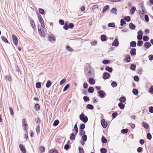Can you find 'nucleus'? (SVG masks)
I'll return each instance as SVG.
<instances>
[{
    "mask_svg": "<svg viewBox=\"0 0 153 153\" xmlns=\"http://www.w3.org/2000/svg\"><path fill=\"white\" fill-rule=\"evenodd\" d=\"M85 76L87 77H94L95 74L94 70L89 64L85 68Z\"/></svg>",
    "mask_w": 153,
    "mask_h": 153,
    "instance_id": "obj_1",
    "label": "nucleus"
},
{
    "mask_svg": "<svg viewBox=\"0 0 153 153\" xmlns=\"http://www.w3.org/2000/svg\"><path fill=\"white\" fill-rule=\"evenodd\" d=\"M80 120L82 121L85 123H86L88 121V118L87 116H85L84 113H82L79 117Z\"/></svg>",
    "mask_w": 153,
    "mask_h": 153,
    "instance_id": "obj_2",
    "label": "nucleus"
},
{
    "mask_svg": "<svg viewBox=\"0 0 153 153\" xmlns=\"http://www.w3.org/2000/svg\"><path fill=\"white\" fill-rule=\"evenodd\" d=\"M97 93L98 94L99 97L100 98H103L105 97V93L103 90H99L97 92Z\"/></svg>",
    "mask_w": 153,
    "mask_h": 153,
    "instance_id": "obj_3",
    "label": "nucleus"
},
{
    "mask_svg": "<svg viewBox=\"0 0 153 153\" xmlns=\"http://www.w3.org/2000/svg\"><path fill=\"white\" fill-rule=\"evenodd\" d=\"M111 75L110 74L107 72H104L102 75V78L104 79H106L109 78Z\"/></svg>",
    "mask_w": 153,
    "mask_h": 153,
    "instance_id": "obj_4",
    "label": "nucleus"
},
{
    "mask_svg": "<svg viewBox=\"0 0 153 153\" xmlns=\"http://www.w3.org/2000/svg\"><path fill=\"white\" fill-rule=\"evenodd\" d=\"M138 35L137 36V39L138 40H140L143 38V33L141 30H139L137 33Z\"/></svg>",
    "mask_w": 153,
    "mask_h": 153,
    "instance_id": "obj_5",
    "label": "nucleus"
},
{
    "mask_svg": "<svg viewBox=\"0 0 153 153\" xmlns=\"http://www.w3.org/2000/svg\"><path fill=\"white\" fill-rule=\"evenodd\" d=\"M38 30L40 36L42 37H44L45 36V33L43 29L42 30L41 28L39 29V26H38Z\"/></svg>",
    "mask_w": 153,
    "mask_h": 153,
    "instance_id": "obj_6",
    "label": "nucleus"
},
{
    "mask_svg": "<svg viewBox=\"0 0 153 153\" xmlns=\"http://www.w3.org/2000/svg\"><path fill=\"white\" fill-rule=\"evenodd\" d=\"M119 44L118 39L116 38L113 41L112 43V45L113 46L115 47L118 46Z\"/></svg>",
    "mask_w": 153,
    "mask_h": 153,
    "instance_id": "obj_7",
    "label": "nucleus"
},
{
    "mask_svg": "<svg viewBox=\"0 0 153 153\" xmlns=\"http://www.w3.org/2000/svg\"><path fill=\"white\" fill-rule=\"evenodd\" d=\"M101 123L102 127L103 128H105L107 127L108 124L104 119H102L101 120Z\"/></svg>",
    "mask_w": 153,
    "mask_h": 153,
    "instance_id": "obj_8",
    "label": "nucleus"
},
{
    "mask_svg": "<svg viewBox=\"0 0 153 153\" xmlns=\"http://www.w3.org/2000/svg\"><path fill=\"white\" fill-rule=\"evenodd\" d=\"M12 38L13 39V41L14 44L16 45L18 43V40L16 36L14 35H12Z\"/></svg>",
    "mask_w": 153,
    "mask_h": 153,
    "instance_id": "obj_9",
    "label": "nucleus"
},
{
    "mask_svg": "<svg viewBox=\"0 0 153 153\" xmlns=\"http://www.w3.org/2000/svg\"><path fill=\"white\" fill-rule=\"evenodd\" d=\"M48 39V40L51 42H52L53 41H55L56 40L53 34L49 35Z\"/></svg>",
    "mask_w": 153,
    "mask_h": 153,
    "instance_id": "obj_10",
    "label": "nucleus"
},
{
    "mask_svg": "<svg viewBox=\"0 0 153 153\" xmlns=\"http://www.w3.org/2000/svg\"><path fill=\"white\" fill-rule=\"evenodd\" d=\"M93 78V77H90L88 79L89 83L91 85H94L95 83V81Z\"/></svg>",
    "mask_w": 153,
    "mask_h": 153,
    "instance_id": "obj_11",
    "label": "nucleus"
},
{
    "mask_svg": "<svg viewBox=\"0 0 153 153\" xmlns=\"http://www.w3.org/2000/svg\"><path fill=\"white\" fill-rule=\"evenodd\" d=\"M19 147L20 150L23 153H26V150L24 146L21 144L19 145Z\"/></svg>",
    "mask_w": 153,
    "mask_h": 153,
    "instance_id": "obj_12",
    "label": "nucleus"
},
{
    "mask_svg": "<svg viewBox=\"0 0 153 153\" xmlns=\"http://www.w3.org/2000/svg\"><path fill=\"white\" fill-rule=\"evenodd\" d=\"M136 49L134 48H132L130 51L131 55L132 56L135 55L136 54Z\"/></svg>",
    "mask_w": 153,
    "mask_h": 153,
    "instance_id": "obj_13",
    "label": "nucleus"
},
{
    "mask_svg": "<svg viewBox=\"0 0 153 153\" xmlns=\"http://www.w3.org/2000/svg\"><path fill=\"white\" fill-rule=\"evenodd\" d=\"M127 62H130L131 57L128 54H127L124 59Z\"/></svg>",
    "mask_w": 153,
    "mask_h": 153,
    "instance_id": "obj_14",
    "label": "nucleus"
},
{
    "mask_svg": "<svg viewBox=\"0 0 153 153\" xmlns=\"http://www.w3.org/2000/svg\"><path fill=\"white\" fill-rule=\"evenodd\" d=\"M144 46L146 48L148 49L151 46V44L149 42H146L145 43Z\"/></svg>",
    "mask_w": 153,
    "mask_h": 153,
    "instance_id": "obj_15",
    "label": "nucleus"
},
{
    "mask_svg": "<svg viewBox=\"0 0 153 153\" xmlns=\"http://www.w3.org/2000/svg\"><path fill=\"white\" fill-rule=\"evenodd\" d=\"M100 39L102 41H105L107 40V37L105 35H102L101 36Z\"/></svg>",
    "mask_w": 153,
    "mask_h": 153,
    "instance_id": "obj_16",
    "label": "nucleus"
},
{
    "mask_svg": "<svg viewBox=\"0 0 153 153\" xmlns=\"http://www.w3.org/2000/svg\"><path fill=\"white\" fill-rule=\"evenodd\" d=\"M105 70L110 73H111L113 71V68L111 67L107 66L105 68Z\"/></svg>",
    "mask_w": 153,
    "mask_h": 153,
    "instance_id": "obj_17",
    "label": "nucleus"
},
{
    "mask_svg": "<svg viewBox=\"0 0 153 153\" xmlns=\"http://www.w3.org/2000/svg\"><path fill=\"white\" fill-rule=\"evenodd\" d=\"M129 28L131 30H134L135 29L136 26L135 25L132 23H130L129 25Z\"/></svg>",
    "mask_w": 153,
    "mask_h": 153,
    "instance_id": "obj_18",
    "label": "nucleus"
},
{
    "mask_svg": "<svg viewBox=\"0 0 153 153\" xmlns=\"http://www.w3.org/2000/svg\"><path fill=\"white\" fill-rule=\"evenodd\" d=\"M37 15L39 22L41 23L42 22L43 23V22H44L43 19L41 15L39 13Z\"/></svg>",
    "mask_w": 153,
    "mask_h": 153,
    "instance_id": "obj_19",
    "label": "nucleus"
},
{
    "mask_svg": "<svg viewBox=\"0 0 153 153\" xmlns=\"http://www.w3.org/2000/svg\"><path fill=\"white\" fill-rule=\"evenodd\" d=\"M126 100L125 97L124 96L120 97L119 99V100L121 103H124L126 101Z\"/></svg>",
    "mask_w": 153,
    "mask_h": 153,
    "instance_id": "obj_20",
    "label": "nucleus"
},
{
    "mask_svg": "<svg viewBox=\"0 0 153 153\" xmlns=\"http://www.w3.org/2000/svg\"><path fill=\"white\" fill-rule=\"evenodd\" d=\"M52 83L51 81L49 80L47 81V82L45 86L47 88H49L51 85Z\"/></svg>",
    "mask_w": 153,
    "mask_h": 153,
    "instance_id": "obj_21",
    "label": "nucleus"
},
{
    "mask_svg": "<svg viewBox=\"0 0 153 153\" xmlns=\"http://www.w3.org/2000/svg\"><path fill=\"white\" fill-rule=\"evenodd\" d=\"M109 8V6L108 5H106L104 7H103L102 10V12L103 13H104L105 11L107 10H108Z\"/></svg>",
    "mask_w": 153,
    "mask_h": 153,
    "instance_id": "obj_22",
    "label": "nucleus"
},
{
    "mask_svg": "<svg viewBox=\"0 0 153 153\" xmlns=\"http://www.w3.org/2000/svg\"><path fill=\"white\" fill-rule=\"evenodd\" d=\"M136 42L134 41H132L130 43V46L132 47H135L136 46Z\"/></svg>",
    "mask_w": 153,
    "mask_h": 153,
    "instance_id": "obj_23",
    "label": "nucleus"
},
{
    "mask_svg": "<svg viewBox=\"0 0 153 153\" xmlns=\"http://www.w3.org/2000/svg\"><path fill=\"white\" fill-rule=\"evenodd\" d=\"M142 124L143 126L146 129H148L149 127V126L144 122H142Z\"/></svg>",
    "mask_w": 153,
    "mask_h": 153,
    "instance_id": "obj_24",
    "label": "nucleus"
},
{
    "mask_svg": "<svg viewBox=\"0 0 153 153\" xmlns=\"http://www.w3.org/2000/svg\"><path fill=\"white\" fill-rule=\"evenodd\" d=\"M118 106L120 109H123L125 108V105L122 103H119L118 104Z\"/></svg>",
    "mask_w": 153,
    "mask_h": 153,
    "instance_id": "obj_25",
    "label": "nucleus"
},
{
    "mask_svg": "<svg viewBox=\"0 0 153 153\" xmlns=\"http://www.w3.org/2000/svg\"><path fill=\"white\" fill-rule=\"evenodd\" d=\"M94 91V88L93 87L91 86L89 88L88 91L89 93H93Z\"/></svg>",
    "mask_w": 153,
    "mask_h": 153,
    "instance_id": "obj_26",
    "label": "nucleus"
},
{
    "mask_svg": "<svg viewBox=\"0 0 153 153\" xmlns=\"http://www.w3.org/2000/svg\"><path fill=\"white\" fill-rule=\"evenodd\" d=\"M86 108L89 109L93 110L94 109V107L93 105L91 104H88L87 105Z\"/></svg>",
    "mask_w": 153,
    "mask_h": 153,
    "instance_id": "obj_27",
    "label": "nucleus"
},
{
    "mask_svg": "<svg viewBox=\"0 0 153 153\" xmlns=\"http://www.w3.org/2000/svg\"><path fill=\"white\" fill-rule=\"evenodd\" d=\"M34 108L35 110L36 111H39L40 109V106L39 105L38 103H37L36 104H35L34 107Z\"/></svg>",
    "mask_w": 153,
    "mask_h": 153,
    "instance_id": "obj_28",
    "label": "nucleus"
},
{
    "mask_svg": "<svg viewBox=\"0 0 153 153\" xmlns=\"http://www.w3.org/2000/svg\"><path fill=\"white\" fill-rule=\"evenodd\" d=\"M74 129L75 130V133L76 134L78 131V128L76 124H75L74 126Z\"/></svg>",
    "mask_w": 153,
    "mask_h": 153,
    "instance_id": "obj_29",
    "label": "nucleus"
},
{
    "mask_svg": "<svg viewBox=\"0 0 153 153\" xmlns=\"http://www.w3.org/2000/svg\"><path fill=\"white\" fill-rule=\"evenodd\" d=\"M39 150L40 152H44L45 151V148L44 146H41L39 148Z\"/></svg>",
    "mask_w": 153,
    "mask_h": 153,
    "instance_id": "obj_30",
    "label": "nucleus"
},
{
    "mask_svg": "<svg viewBox=\"0 0 153 153\" xmlns=\"http://www.w3.org/2000/svg\"><path fill=\"white\" fill-rule=\"evenodd\" d=\"M49 153H59L57 150L55 149H52L50 150Z\"/></svg>",
    "mask_w": 153,
    "mask_h": 153,
    "instance_id": "obj_31",
    "label": "nucleus"
},
{
    "mask_svg": "<svg viewBox=\"0 0 153 153\" xmlns=\"http://www.w3.org/2000/svg\"><path fill=\"white\" fill-rule=\"evenodd\" d=\"M136 67V66L135 65L132 64L131 65L130 69L132 71H134L135 70Z\"/></svg>",
    "mask_w": 153,
    "mask_h": 153,
    "instance_id": "obj_32",
    "label": "nucleus"
},
{
    "mask_svg": "<svg viewBox=\"0 0 153 153\" xmlns=\"http://www.w3.org/2000/svg\"><path fill=\"white\" fill-rule=\"evenodd\" d=\"M136 10V7L134 6L132 7L130 10V12L132 14L134 13L135 11Z\"/></svg>",
    "mask_w": 153,
    "mask_h": 153,
    "instance_id": "obj_33",
    "label": "nucleus"
},
{
    "mask_svg": "<svg viewBox=\"0 0 153 153\" xmlns=\"http://www.w3.org/2000/svg\"><path fill=\"white\" fill-rule=\"evenodd\" d=\"M128 128L123 129L121 130V132L123 134H125L128 132Z\"/></svg>",
    "mask_w": 153,
    "mask_h": 153,
    "instance_id": "obj_34",
    "label": "nucleus"
},
{
    "mask_svg": "<svg viewBox=\"0 0 153 153\" xmlns=\"http://www.w3.org/2000/svg\"><path fill=\"white\" fill-rule=\"evenodd\" d=\"M75 138V136L74 134L72 133L70 134V139L71 140H74Z\"/></svg>",
    "mask_w": 153,
    "mask_h": 153,
    "instance_id": "obj_35",
    "label": "nucleus"
},
{
    "mask_svg": "<svg viewBox=\"0 0 153 153\" xmlns=\"http://www.w3.org/2000/svg\"><path fill=\"white\" fill-rule=\"evenodd\" d=\"M143 42L142 40H139L137 41V45L139 47H141L143 44Z\"/></svg>",
    "mask_w": 153,
    "mask_h": 153,
    "instance_id": "obj_36",
    "label": "nucleus"
},
{
    "mask_svg": "<svg viewBox=\"0 0 153 153\" xmlns=\"http://www.w3.org/2000/svg\"><path fill=\"white\" fill-rule=\"evenodd\" d=\"M102 63L105 65L108 64L110 63V61L109 60L105 59L102 61Z\"/></svg>",
    "mask_w": 153,
    "mask_h": 153,
    "instance_id": "obj_37",
    "label": "nucleus"
},
{
    "mask_svg": "<svg viewBox=\"0 0 153 153\" xmlns=\"http://www.w3.org/2000/svg\"><path fill=\"white\" fill-rule=\"evenodd\" d=\"M83 99L85 102H86L87 101H89L90 100L89 97L88 96H84L83 97Z\"/></svg>",
    "mask_w": 153,
    "mask_h": 153,
    "instance_id": "obj_38",
    "label": "nucleus"
},
{
    "mask_svg": "<svg viewBox=\"0 0 153 153\" xmlns=\"http://www.w3.org/2000/svg\"><path fill=\"white\" fill-rule=\"evenodd\" d=\"M132 92L135 95H137L138 94V90L136 88H134L133 89Z\"/></svg>",
    "mask_w": 153,
    "mask_h": 153,
    "instance_id": "obj_39",
    "label": "nucleus"
},
{
    "mask_svg": "<svg viewBox=\"0 0 153 153\" xmlns=\"http://www.w3.org/2000/svg\"><path fill=\"white\" fill-rule=\"evenodd\" d=\"M22 125L23 126H27L26 120L25 119H23L22 120Z\"/></svg>",
    "mask_w": 153,
    "mask_h": 153,
    "instance_id": "obj_40",
    "label": "nucleus"
},
{
    "mask_svg": "<svg viewBox=\"0 0 153 153\" xmlns=\"http://www.w3.org/2000/svg\"><path fill=\"white\" fill-rule=\"evenodd\" d=\"M117 85V83L115 81H113L111 83V85L113 88L116 87Z\"/></svg>",
    "mask_w": 153,
    "mask_h": 153,
    "instance_id": "obj_41",
    "label": "nucleus"
},
{
    "mask_svg": "<svg viewBox=\"0 0 153 153\" xmlns=\"http://www.w3.org/2000/svg\"><path fill=\"white\" fill-rule=\"evenodd\" d=\"M142 38L143 40L146 42L148 41L149 39V38L147 36H144Z\"/></svg>",
    "mask_w": 153,
    "mask_h": 153,
    "instance_id": "obj_42",
    "label": "nucleus"
},
{
    "mask_svg": "<svg viewBox=\"0 0 153 153\" xmlns=\"http://www.w3.org/2000/svg\"><path fill=\"white\" fill-rule=\"evenodd\" d=\"M59 123V121L58 120H55L53 123V126H57Z\"/></svg>",
    "mask_w": 153,
    "mask_h": 153,
    "instance_id": "obj_43",
    "label": "nucleus"
},
{
    "mask_svg": "<svg viewBox=\"0 0 153 153\" xmlns=\"http://www.w3.org/2000/svg\"><path fill=\"white\" fill-rule=\"evenodd\" d=\"M108 26L111 27H115V23L114 22L109 23L108 24Z\"/></svg>",
    "mask_w": 153,
    "mask_h": 153,
    "instance_id": "obj_44",
    "label": "nucleus"
},
{
    "mask_svg": "<svg viewBox=\"0 0 153 153\" xmlns=\"http://www.w3.org/2000/svg\"><path fill=\"white\" fill-rule=\"evenodd\" d=\"M120 25L121 26H123V25H125L126 24V22L125 21V20L123 19H121L120 20Z\"/></svg>",
    "mask_w": 153,
    "mask_h": 153,
    "instance_id": "obj_45",
    "label": "nucleus"
},
{
    "mask_svg": "<svg viewBox=\"0 0 153 153\" xmlns=\"http://www.w3.org/2000/svg\"><path fill=\"white\" fill-rule=\"evenodd\" d=\"M102 141L103 143H105L107 142V140L104 137L102 136Z\"/></svg>",
    "mask_w": 153,
    "mask_h": 153,
    "instance_id": "obj_46",
    "label": "nucleus"
},
{
    "mask_svg": "<svg viewBox=\"0 0 153 153\" xmlns=\"http://www.w3.org/2000/svg\"><path fill=\"white\" fill-rule=\"evenodd\" d=\"M100 152L101 153H106L107 149L105 148H101L100 149Z\"/></svg>",
    "mask_w": 153,
    "mask_h": 153,
    "instance_id": "obj_47",
    "label": "nucleus"
},
{
    "mask_svg": "<svg viewBox=\"0 0 153 153\" xmlns=\"http://www.w3.org/2000/svg\"><path fill=\"white\" fill-rule=\"evenodd\" d=\"M41 83L40 82H38L36 83V86L37 88H39L41 87Z\"/></svg>",
    "mask_w": 153,
    "mask_h": 153,
    "instance_id": "obj_48",
    "label": "nucleus"
},
{
    "mask_svg": "<svg viewBox=\"0 0 153 153\" xmlns=\"http://www.w3.org/2000/svg\"><path fill=\"white\" fill-rule=\"evenodd\" d=\"M117 11V10L116 8H113L111 10V12L113 13H115L117 14L116 12Z\"/></svg>",
    "mask_w": 153,
    "mask_h": 153,
    "instance_id": "obj_49",
    "label": "nucleus"
},
{
    "mask_svg": "<svg viewBox=\"0 0 153 153\" xmlns=\"http://www.w3.org/2000/svg\"><path fill=\"white\" fill-rule=\"evenodd\" d=\"M82 139L84 141H86L87 140V135H83L82 137Z\"/></svg>",
    "mask_w": 153,
    "mask_h": 153,
    "instance_id": "obj_50",
    "label": "nucleus"
},
{
    "mask_svg": "<svg viewBox=\"0 0 153 153\" xmlns=\"http://www.w3.org/2000/svg\"><path fill=\"white\" fill-rule=\"evenodd\" d=\"M1 39L4 42H5L6 43H8V40L4 36H3L2 37Z\"/></svg>",
    "mask_w": 153,
    "mask_h": 153,
    "instance_id": "obj_51",
    "label": "nucleus"
},
{
    "mask_svg": "<svg viewBox=\"0 0 153 153\" xmlns=\"http://www.w3.org/2000/svg\"><path fill=\"white\" fill-rule=\"evenodd\" d=\"M85 127V125L84 124H82L80 125L79 127V130H83Z\"/></svg>",
    "mask_w": 153,
    "mask_h": 153,
    "instance_id": "obj_52",
    "label": "nucleus"
},
{
    "mask_svg": "<svg viewBox=\"0 0 153 153\" xmlns=\"http://www.w3.org/2000/svg\"><path fill=\"white\" fill-rule=\"evenodd\" d=\"M118 113L116 112H115L112 113L111 116L112 118H115L116 117Z\"/></svg>",
    "mask_w": 153,
    "mask_h": 153,
    "instance_id": "obj_53",
    "label": "nucleus"
},
{
    "mask_svg": "<svg viewBox=\"0 0 153 153\" xmlns=\"http://www.w3.org/2000/svg\"><path fill=\"white\" fill-rule=\"evenodd\" d=\"M30 21L31 25L32 27L33 28H35V27H36L34 23V22L33 21V20H32L31 21L30 20Z\"/></svg>",
    "mask_w": 153,
    "mask_h": 153,
    "instance_id": "obj_54",
    "label": "nucleus"
},
{
    "mask_svg": "<svg viewBox=\"0 0 153 153\" xmlns=\"http://www.w3.org/2000/svg\"><path fill=\"white\" fill-rule=\"evenodd\" d=\"M71 146L69 145L66 144L64 146V149L65 150H68V149H69L70 148Z\"/></svg>",
    "mask_w": 153,
    "mask_h": 153,
    "instance_id": "obj_55",
    "label": "nucleus"
},
{
    "mask_svg": "<svg viewBox=\"0 0 153 153\" xmlns=\"http://www.w3.org/2000/svg\"><path fill=\"white\" fill-rule=\"evenodd\" d=\"M124 20L125 21L127 22H129L130 21L131 19L129 16H127L124 18Z\"/></svg>",
    "mask_w": 153,
    "mask_h": 153,
    "instance_id": "obj_56",
    "label": "nucleus"
},
{
    "mask_svg": "<svg viewBox=\"0 0 153 153\" xmlns=\"http://www.w3.org/2000/svg\"><path fill=\"white\" fill-rule=\"evenodd\" d=\"M39 12L42 15H43L44 13H45V11L42 8H39Z\"/></svg>",
    "mask_w": 153,
    "mask_h": 153,
    "instance_id": "obj_57",
    "label": "nucleus"
},
{
    "mask_svg": "<svg viewBox=\"0 0 153 153\" xmlns=\"http://www.w3.org/2000/svg\"><path fill=\"white\" fill-rule=\"evenodd\" d=\"M70 86L69 84H67L64 87L63 89V91H66L69 88Z\"/></svg>",
    "mask_w": 153,
    "mask_h": 153,
    "instance_id": "obj_58",
    "label": "nucleus"
},
{
    "mask_svg": "<svg viewBox=\"0 0 153 153\" xmlns=\"http://www.w3.org/2000/svg\"><path fill=\"white\" fill-rule=\"evenodd\" d=\"M79 153H84V151L82 148L79 147L78 148Z\"/></svg>",
    "mask_w": 153,
    "mask_h": 153,
    "instance_id": "obj_59",
    "label": "nucleus"
},
{
    "mask_svg": "<svg viewBox=\"0 0 153 153\" xmlns=\"http://www.w3.org/2000/svg\"><path fill=\"white\" fill-rule=\"evenodd\" d=\"M149 92L151 94H153V86H151L149 89Z\"/></svg>",
    "mask_w": 153,
    "mask_h": 153,
    "instance_id": "obj_60",
    "label": "nucleus"
},
{
    "mask_svg": "<svg viewBox=\"0 0 153 153\" xmlns=\"http://www.w3.org/2000/svg\"><path fill=\"white\" fill-rule=\"evenodd\" d=\"M79 134L80 135H85V132L84 131L82 130H79Z\"/></svg>",
    "mask_w": 153,
    "mask_h": 153,
    "instance_id": "obj_61",
    "label": "nucleus"
},
{
    "mask_svg": "<svg viewBox=\"0 0 153 153\" xmlns=\"http://www.w3.org/2000/svg\"><path fill=\"white\" fill-rule=\"evenodd\" d=\"M66 48L67 50L69 51H73V49H72L69 46H66Z\"/></svg>",
    "mask_w": 153,
    "mask_h": 153,
    "instance_id": "obj_62",
    "label": "nucleus"
},
{
    "mask_svg": "<svg viewBox=\"0 0 153 153\" xmlns=\"http://www.w3.org/2000/svg\"><path fill=\"white\" fill-rule=\"evenodd\" d=\"M147 138L149 140H150L152 139V136H151L150 133H148L147 134Z\"/></svg>",
    "mask_w": 153,
    "mask_h": 153,
    "instance_id": "obj_63",
    "label": "nucleus"
},
{
    "mask_svg": "<svg viewBox=\"0 0 153 153\" xmlns=\"http://www.w3.org/2000/svg\"><path fill=\"white\" fill-rule=\"evenodd\" d=\"M134 80L136 82H137L139 80V78L138 76L137 75L135 76L134 77Z\"/></svg>",
    "mask_w": 153,
    "mask_h": 153,
    "instance_id": "obj_64",
    "label": "nucleus"
}]
</instances>
